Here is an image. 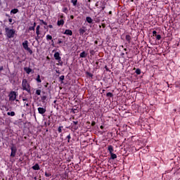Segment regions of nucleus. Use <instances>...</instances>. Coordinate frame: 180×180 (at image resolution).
<instances>
[{"mask_svg": "<svg viewBox=\"0 0 180 180\" xmlns=\"http://www.w3.org/2000/svg\"><path fill=\"white\" fill-rule=\"evenodd\" d=\"M22 91H26L27 94H32V89L30 87V83L27 82V79H23L22 81Z\"/></svg>", "mask_w": 180, "mask_h": 180, "instance_id": "f257e3e1", "label": "nucleus"}, {"mask_svg": "<svg viewBox=\"0 0 180 180\" xmlns=\"http://www.w3.org/2000/svg\"><path fill=\"white\" fill-rule=\"evenodd\" d=\"M5 36L7 37V39H13V37H15V34L16 33V31L15 30L6 27L5 28Z\"/></svg>", "mask_w": 180, "mask_h": 180, "instance_id": "f03ea898", "label": "nucleus"}, {"mask_svg": "<svg viewBox=\"0 0 180 180\" xmlns=\"http://www.w3.org/2000/svg\"><path fill=\"white\" fill-rule=\"evenodd\" d=\"M22 46L24 50H26L30 54H33V51L29 48V41L25 40L22 42Z\"/></svg>", "mask_w": 180, "mask_h": 180, "instance_id": "7ed1b4c3", "label": "nucleus"}, {"mask_svg": "<svg viewBox=\"0 0 180 180\" xmlns=\"http://www.w3.org/2000/svg\"><path fill=\"white\" fill-rule=\"evenodd\" d=\"M16 96H18V95L16 94L15 91H11L8 94L9 101L11 102H13V101H16Z\"/></svg>", "mask_w": 180, "mask_h": 180, "instance_id": "20e7f679", "label": "nucleus"}, {"mask_svg": "<svg viewBox=\"0 0 180 180\" xmlns=\"http://www.w3.org/2000/svg\"><path fill=\"white\" fill-rule=\"evenodd\" d=\"M53 57L56 61H58L60 65H63V61L61 60V56H60V52H56Z\"/></svg>", "mask_w": 180, "mask_h": 180, "instance_id": "39448f33", "label": "nucleus"}, {"mask_svg": "<svg viewBox=\"0 0 180 180\" xmlns=\"http://www.w3.org/2000/svg\"><path fill=\"white\" fill-rule=\"evenodd\" d=\"M11 157L13 158L16 155V152L18 151V148H16V146H13L11 147Z\"/></svg>", "mask_w": 180, "mask_h": 180, "instance_id": "423d86ee", "label": "nucleus"}, {"mask_svg": "<svg viewBox=\"0 0 180 180\" xmlns=\"http://www.w3.org/2000/svg\"><path fill=\"white\" fill-rule=\"evenodd\" d=\"M86 32V27L83 26L79 29V33L80 36H84Z\"/></svg>", "mask_w": 180, "mask_h": 180, "instance_id": "0eeeda50", "label": "nucleus"}, {"mask_svg": "<svg viewBox=\"0 0 180 180\" xmlns=\"http://www.w3.org/2000/svg\"><path fill=\"white\" fill-rule=\"evenodd\" d=\"M46 112V108H38V112L39 115H44V112Z\"/></svg>", "mask_w": 180, "mask_h": 180, "instance_id": "6e6552de", "label": "nucleus"}, {"mask_svg": "<svg viewBox=\"0 0 180 180\" xmlns=\"http://www.w3.org/2000/svg\"><path fill=\"white\" fill-rule=\"evenodd\" d=\"M63 34H66L67 36H72V30H65L63 32Z\"/></svg>", "mask_w": 180, "mask_h": 180, "instance_id": "1a4fd4ad", "label": "nucleus"}, {"mask_svg": "<svg viewBox=\"0 0 180 180\" xmlns=\"http://www.w3.org/2000/svg\"><path fill=\"white\" fill-rule=\"evenodd\" d=\"M32 169H34V171H39V169H40V166L39 165V163L35 164L34 166H32Z\"/></svg>", "mask_w": 180, "mask_h": 180, "instance_id": "9d476101", "label": "nucleus"}, {"mask_svg": "<svg viewBox=\"0 0 180 180\" xmlns=\"http://www.w3.org/2000/svg\"><path fill=\"white\" fill-rule=\"evenodd\" d=\"M64 20L61 19V20H58L57 22V25L58 26H64Z\"/></svg>", "mask_w": 180, "mask_h": 180, "instance_id": "9b49d317", "label": "nucleus"}, {"mask_svg": "<svg viewBox=\"0 0 180 180\" xmlns=\"http://www.w3.org/2000/svg\"><path fill=\"white\" fill-rule=\"evenodd\" d=\"M108 151H109L110 154L113 153V151H115V150L113 149V146L111 145L108 146Z\"/></svg>", "mask_w": 180, "mask_h": 180, "instance_id": "f8f14e48", "label": "nucleus"}, {"mask_svg": "<svg viewBox=\"0 0 180 180\" xmlns=\"http://www.w3.org/2000/svg\"><path fill=\"white\" fill-rule=\"evenodd\" d=\"M24 71H25V72L29 75L30 72H32V68L25 67L24 68Z\"/></svg>", "mask_w": 180, "mask_h": 180, "instance_id": "ddd939ff", "label": "nucleus"}, {"mask_svg": "<svg viewBox=\"0 0 180 180\" xmlns=\"http://www.w3.org/2000/svg\"><path fill=\"white\" fill-rule=\"evenodd\" d=\"M86 56H87V54H86V53H85V51H82L79 54L80 58H85V57H86Z\"/></svg>", "mask_w": 180, "mask_h": 180, "instance_id": "4468645a", "label": "nucleus"}, {"mask_svg": "<svg viewBox=\"0 0 180 180\" xmlns=\"http://www.w3.org/2000/svg\"><path fill=\"white\" fill-rule=\"evenodd\" d=\"M86 22H87V23H92L94 22V20H92V18L91 17H86Z\"/></svg>", "mask_w": 180, "mask_h": 180, "instance_id": "2eb2a0df", "label": "nucleus"}, {"mask_svg": "<svg viewBox=\"0 0 180 180\" xmlns=\"http://www.w3.org/2000/svg\"><path fill=\"white\" fill-rule=\"evenodd\" d=\"M110 160H116L117 158V155L115 153H110Z\"/></svg>", "mask_w": 180, "mask_h": 180, "instance_id": "dca6fc26", "label": "nucleus"}, {"mask_svg": "<svg viewBox=\"0 0 180 180\" xmlns=\"http://www.w3.org/2000/svg\"><path fill=\"white\" fill-rule=\"evenodd\" d=\"M18 12H19V9L18 8H14L11 11V13H13V15H15Z\"/></svg>", "mask_w": 180, "mask_h": 180, "instance_id": "f3484780", "label": "nucleus"}, {"mask_svg": "<svg viewBox=\"0 0 180 180\" xmlns=\"http://www.w3.org/2000/svg\"><path fill=\"white\" fill-rule=\"evenodd\" d=\"M46 39L47 41H50V40H53V37L50 34H47L46 37Z\"/></svg>", "mask_w": 180, "mask_h": 180, "instance_id": "a211bd4d", "label": "nucleus"}, {"mask_svg": "<svg viewBox=\"0 0 180 180\" xmlns=\"http://www.w3.org/2000/svg\"><path fill=\"white\" fill-rule=\"evenodd\" d=\"M125 39H126L127 41H128V43H130V41L131 40V37L130 35H126Z\"/></svg>", "mask_w": 180, "mask_h": 180, "instance_id": "6ab92c4d", "label": "nucleus"}, {"mask_svg": "<svg viewBox=\"0 0 180 180\" xmlns=\"http://www.w3.org/2000/svg\"><path fill=\"white\" fill-rule=\"evenodd\" d=\"M36 81L37 82H38L39 84H40L41 82V79H40V75H38L37 78H36Z\"/></svg>", "mask_w": 180, "mask_h": 180, "instance_id": "aec40b11", "label": "nucleus"}, {"mask_svg": "<svg viewBox=\"0 0 180 180\" xmlns=\"http://www.w3.org/2000/svg\"><path fill=\"white\" fill-rule=\"evenodd\" d=\"M106 96L108 98H113V94H112L111 92H108L106 94Z\"/></svg>", "mask_w": 180, "mask_h": 180, "instance_id": "412c9836", "label": "nucleus"}, {"mask_svg": "<svg viewBox=\"0 0 180 180\" xmlns=\"http://www.w3.org/2000/svg\"><path fill=\"white\" fill-rule=\"evenodd\" d=\"M7 115L8 116H15V112L11 111V112H8Z\"/></svg>", "mask_w": 180, "mask_h": 180, "instance_id": "4be33fe9", "label": "nucleus"}, {"mask_svg": "<svg viewBox=\"0 0 180 180\" xmlns=\"http://www.w3.org/2000/svg\"><path fill=\"white\" fill-rule=\"evenodd\" d=\"M65 78V76L61 75V76L59 77V82H63V81H64Z\"/></svg>", "mask_w": 180, "mask_h": 180, "instance_id": "5701e85b", "label": "nucleus"}, {"mask_svg": "<svg viewBox=\"0 0 180 180\" xmlns=\"http://www.w3.org/2000/svg\"><path fill=\"white\" fill-rule=\"evenodd\" d=\"M71 2L73 4V6H77V3L78 2V0H72Z\"/></svg>", "mask_w": 180, "mask_h": 180, "instance_id": "b1692460", "label": "nucleus"}, {"mask_svg": "<svg viewBox=\"0 0 180 180\" xmlns=\"http://www.w3.org/2000/svg\"><path fill=\"white\" fill-rule=\"evenodd\" d=\"M135 72L137 75H140V74H141V70L138 68L136 70Z\"/></svg>", "mask_w": 180, "mask_h": 180, "instance_id": "393cba45", "label": "nucleus"}, {"mask_svg": "<svg viewBox=\"0 0 180 180\" xmlns=\"http://www.w3.org/2000/svg\"><path fill=\"white\" fill-rule=\"evenodd\" d=\"M41 101L44 103L46 99H47V96H43L42 97H41Z\"/></svg>", "mask_w": 180, "mask_h": 180, "instance_id": "a878e982", "label": "nucleus"}, {"mask_svg": "<svg viewBox=\"0 0 180 180\" xmlns=\"http://www.w3.org/2000/svg\"><path fill=\"white\" fill-rule=\"evenodd\" d=\"M36 95L40 96L41 94V90L37 89L35 92Z\"/></svg>", "mask_w": 180, "mask_h": 180, "instance_id": "bb28decb", "label": "nucleus"}, {"mask_svg": "<svg viewBox=\"0 0 180 180\" xmlns=\"http://www.w3.org/2000/svg\"><path fill=\"white\" fill-rule=\"evenodd\" d=\"M66 139H68V143H70V141L71 140V134H69L67 136Z\"/></svg>", "mask_w": 180, "mask_h": 180, "instance_id": "cd10ccee", "label": "nucleus"}, {"mask_svg": "<svg viewBox=\"0 0 180 180\" xmlns=\"http://www.w3.org/2000/svg\"><path fill=\"white\" fill-rule=\"evenodd\" d=\"M63 126H60L59 127H58V133H62V131H63Z\"/></svg>", "mask_w": 180, "mask_h": 180, "instance_id": "c85d7f7f", "label": "nucleus"}, {"mask_svg": "<svg viewBox=\"0 0 180 180\" xmlns=\"http://www.w3.org/2000/svg\"><path fill=\"white\" fill-rule=\"evenodd\" d=\"M89 53L91 56H95V51L94 49L90 50Z\"/></svg>", "mask_w": 180, "mask_h": 180, "instance_id": "c756f323", "label": "nucleus"}, {"mask_svg": "<svg viewBox=\"0 0 180 180\" xmlns=\"http://www.w3.org/2000/svg\"><path fill=\"white\" fill-rule=\"evenodd\" d=\"M39 22H41V23H42V25H44L45 26H47V22H46V21H44L43 20H39Z\"/></svg>", "mask_w": 180, "mask_h": 180, "instance_id": "7c9ffc66", "label": "nucleus"}, {"mask_svg": "<svg viewBox=\"0 0 180 180\" xmlns=\"http://www.w3.org/2000/svg\"><path fill=\"white\" fill-rule=\"evenodd\" d=\"M68 11V8H67V7H65L63 8V12H64V13H67Z\"/></svg>", "mask_w": 180, "mask_h": 180, "instance_id": "2f4dec72", "label": "nucleus"}, {"mask_svg": "<svg viewBox=\"0 0 180 180\" xmlns=\"http://www.w3.org/2000/svg\"><path fill=\"white\" fill-rule=\"evenodd\" d=\"M34 29H35V27H29V28H28V30H29V32H30V31H32V30H34Z\"/></svg>", "mask_w": 180, "mask_h": 180, "instance_id": "473e14b6", "label": "nucleus"}, {"mask_svg": "<svg viewBox=\"0 0 180 180\" xmlns=\"http://www.w3.org/2000/svg\"><path fill=\"white\" fill-rule=\"evenodd\" d=\"M35 40L36 41H39V40H40V35H37V37H35Z\"/></svg>", "mask_w": 180, "mask_h": 180, "instance_id": "72a5a7b5", "label": "nucleus"}, {"mask_svg": "<svg viewBox=\"0 0 180 180\" xmlns=\"http://www.w3.org/2000/svg\"><path fill=\"white\" fill-rule=\"evenodd\" d=\"M156 39L157 40H161V35L160 34L156 35Z\"/></svg>", "mask_w": 180, "mask_h": 180, "instance_id": "f704fd0d", "label": "nucleus"}, {"mask_svg": "<svg viewBox=\"0 0 180 180\" xmlns=\"http://www.w3.org/2000/svg\"><path fill=\"white\" fill-rule=\"evenodd\" d=\"M86 74H87V75H88L89 77H90L91 78H92V77H94V75H93L92 73H91V72H87Z\"/></svg>", "mask_w": 180, "mask_h": 180, "instance_id": "c9c22d12", "label": "nucleus"}, {"mask_svg": "<svg viewBox=\"0 0 180 180\" xmlns=\"http://www.w3.org/2000/svg\"><path fill=\"white\" fill-rule=\"evenodd\" d=\"M37 36H40V30H36Z\"/></svg>", "mask_w": 180, "mask_h": 180, "instance_id": "e433bc0d", "label": "nucleus"}, {"mask_svg": "<svg viewBox=\"0 0 180 180\" xmlns=\"http://www.w3.org/2000/svg\"><path fill=\"white\" fill-rule=\"evenodd\" d=\"M63 43V41L61 40V39H58V44H61Z\"/></svg>", "mask_w": 180, "mask_h": 180, "instance_id": "4c0bfd02", "label": "nucleus"}, {"mask_svg": "<svg viewBox=\"0 0 180 180\" xmlns=\"http://www.w3.org/2000/svg\"><path fill=\"white\" fill-rule=\"evenodd\" d=\"M45 176H46V177L51 176V174L46 172L45 173Z\"/></svg>", "mask_w": 180, "mask_h": 180, "instance_id": "58836bf2", "label": "nucleus"}, {"mask_svg": "<svg viewBox=\"0 0 180 180\" xmlns=\"http://www.w3.org/2000/svg\"><path fill=\"white\" fill-rule=\"evenodd\" d=\"M51 46H52L53 47H55V46H56V45L54 44V40H53V39L51 40Z\"/></svg>", "mask_w": 180, "mask_h": 180, "instance_id": "ea45409f", "label": "nucleus"}, {"mask_svg": "<svg viewBox=\"0 0 180 180\" xmlns=\"http://www.w3.org/2000/svg\"><path fill=\"white\" fill-rule=\"evenodd\" d=\"M72 123L75 126H77V124H78V121H72Z\"/></svg>", "mask_w": 180, "mask_h": 180, "instance_id": "a19ab883", "label": "nucleus"}, {"mask_svg": "<svg viewBox=\"0 0 180 180\" xmlns=\"http://www.w3.org/2000/svg\"><path fill=\"white\" fill-rule=\"evenodd\" d=\"M153 36H157V31L154 30L153 31Z\"/></svg>", "mask_w": 180, "mask_h": 180, "instance_id": "79ce46f5", "label": "nucleus"}, {"mask_svg": "<svg viewBox=\"0 0 180 180\" xmlns=\"http://www.w3.org/2000/svg\"><path fill=\"white\" fill-rule=\"evenodd\" d=\"M36 30H40V25H37V26Z\"/></svg>", "mask_w": 180, "mask_h": 180, "instance_id": "37998d69", "label": "nucleus"}, {"mask_svg": "<svg viewBox=\"0 0 180 180\" xmlns=\"http://www.w3.org/2000/svg\"><path fill=\"white\" fill-rule=\"evenodd\" d=\"M101 8V11H104L105 10V6H102Z\"/></svg>", "mask_w": 180, "mask_h": 180, "instance_id": "c03bdc74", "label": "nucleus"}, {"mask_svg": "<svg viewBox=\"0 0 180 180\" xmlns=\"http://www.w3.org/2000/svg\"><path fill=\"white\" fill-rule=\"evenodd\" d=\"M48 27H49L50 29H53V25H49Z\"/></svg>", "mask_w": 180, "mask_h": 180, "instance_id": "a18cd8bd", "label": "nucleus"}, {"mask_svg": "<svg viewBox=\"0 0 180 180\" xmlns=\"http://www.w3.org/2000/svg\"><path fill=\"white\" fill-rule=\"evenodd\" d=\"M22 101H27L28 100H27V98H22Z\"/></svg>", "mask_w": 180, "mask_h": 180, "instance_id": "49530a36", "label": "nucleus"}, {"mask_svg": "<svg viewBox=\"0 0 180 180\" xmlns=\"http://www.w3.org/2000/svg\"><path fill=\"white\" fill-rule=\"evenodd\" d=\"M4 70V66H1L0 67V72H1V71H2Z\"/></svg>", "mask_w": 180, "mask_h": 180, "instance_id": "de8ad7c7", "label": "nucleus"}, {"mask_svg": "<svg viewBox=\"0 0 180 180\" xmlns=\"http://www.w3.org/2000/svg\"><path fill=\"white\" fill-rule=\"evenodd\" d=\"M12 20H13L12 18H9V19H8V22H9L10 23H12Z\"/></svg>", "mask_w": 180, "mask_h": 180, "instance_id": "09e8293b", "label": "nucleus"}, {"mask_svg": "<svg viewBox=\"0 0 180 180\" xmlns=\"http://www.w3.org/2000/svg\"><path fill=\"white\" fill-rule=\"evenodd\" d=\"M72 127H74L75 130H77V129H78V127H75V125H72Z\"/></svg>", "mask_w": 180, "mask_h": 180, "instance_id": "8fccbe9b", "label": "nucleus"}, {"mask_svg": "<svg viewBox=\"0 0 180 180\" xmlns=\"http://www.w3.org/2000/svg\"><path fill=\"white\" fill-rule=\"evenodd\" d=\"M120 56H121V57H123L124 56V53H121Z\"/></svg>", "mask_w": 180, "mask_h": 180, "instance_id": "3c124183", "label": "nucleus"}, {"mask_svg": "<svg viewBox=\"0 0 180 180\" xmlns=\"http://www.w3.org/2000/svg\"><path fill=\"white\" fill-rule=\"evenodd\" d=\"M105 68L106 71H109V68H108V66H105Z\"/></svg>", "mask_w": 180, "mask_h": 180, "instance_id": "603ef678", "label": "nucleus"}, {"mask_svg": "<svg viewBox=\"0 0 180 180\" xmlns=\"http://www.w3.org/2000/svg\"><path fill=\"white\" fill-rule=\"evenodd\" d=\"M32 26L34 27H36V22H35L33 23V25H32Z\"/></svg>", "mask_w": 180, "mask_h": 180, "instance_id": "864d4df0", "label": "nucleus"}, {"mask_svg": "<svg viewBox=\"0 0 180 180\" xmlns=\"http://www.w3.org/2000/svg\"><path fill=\"white\" fill-rule=\"evenodd\" d=\"M95 124H96L95 122H93L91 123V125H93V126H95Z\"/></svg>", "mask_w": 180, "mask_h": 180, "instance_id": "5fc2aeb1", "label": "nucleus"}, {"mask_svg": "<svg viewBox=\"0 0 180 180\" xmlns=\"http://www.w3.org/2000/svg\"><path fill=\"white\" fill-rule=\"evenodd\" d=\"M25 105L26 106H29V103H25Z\"/></svg>", "mask_w": 180, "mask_h": 180, "instance_id": "6e6d98bb", "label": "nucleus"}, {"mask_svg": "<svg viewBox=\"0 0 180 180\" xmlns=\"http://www.w3.org/2000/svg\"><path fill=\"white\" fill-rule=\"evenodd\" d=\"M71 19H74V15L70 16Z\"/></svg>", "mask_w": 180, "mask_h": 180, "instance_id": "4d7b16f0", "label": "nucleus"}, {"mask_svg": "<svg viewBox=\"0 0 180 180\" xmlns=\"http://www.w3.org/2000/svg\"><path fill=\"white\" fill-rule=\"evenodd\" d=\"M15 101H16V102H19V100H18V99H16V98H15Z\"/></svg>", "mask_w": 180, "mask_h": 180, "instance_id": "13d9d810", "label": "nucleus"}, {"mask_svg": "<svg viewBox=\"0 0 180 180\" xmlns=\"http://www.w3.org/2000/svg\"><path fill=\"white\" fill-rule=\"evenodd\" d=\"M124 51H127V49H124Z\"/></svg>", "mask_w": 180, "mask_h": 180, "instance_id": "bf43d9fd", "label": "nucleus"}, {"mask_svg": "<svg viewBox=\"0 0 180 180\" xmlns=\"http://www.w3.org/2000/svg\"><path fill=\"white\" fill-rule=\"evenodd\" d=\"M56 102H57V101L55 100V101H53V103H56Z\"/></svg>", "mask_w": 180, "mask_h": 180, "instance_id": "052dcab7", "label": "nucleus"}, {"mask_svg": "<svg viewBox=\"0 0 180 180\" xmlns=\"http://www.w3.org/2000/svg\"><path fill=\"white\" fill-rule=\"evenodd\" d=\"M101 129H103V126H101Z\"/></svg>", "mask_w": 180, "mask_h": 180, "instance_id": "680f3d73", "label": "nucleus"}, {"mask_svg": "<svg viewBox=\"0 0 180 180\" xmlns=\"http://www.w3.org/2000/svg\"><path fill=\"white\" fill-rule=\"evenodd\" d=\"M109 13H110V15H111V13H112V11H110V12H109Z\"/></svg>", "mask_w": 180, "mask_h": 180, "instance_id": "e2e57ef3", "label": "nucleus"}, {"mask_svg": "<svg viewBox=\"0 0 180 180\" xmlns=\"http://www.w3.org/2000/svg\"><path fill=\"white\" fill-rule=\"evenodd\" d=\"M44 29H47V27H44Z\"/></svg>", "mask_w": 180, "mask_h": 180, "instance_id": "0e129e2a", "label": "nucleus"}, {"mask_svg": "<svg viewBox=\"0 0 180 180\" xmlns=\"http://www.w3.org/2000/svg\"><path fill=\"white\" fill-rule=\"evenodd\" d=\"M48 124H49V126H50V123H49Z\"/></svg>", "mask_w": 180, "mask_h": 180, "instance_id": "69168bd1", "label": "nucleus"}, {"mask_svg": "<svg viewBox=\"0 0 180 180\" xmlns=\"http://www.w3.org/2000/svg\"><path fill=\"white\" fill-rule=\"evenodd\" d=\"M126 54H128V53H127V52H126Z\"/></svg>", "mask_w": 180, "mask_h": 180, "instance_id": "338daca9", "label": "nucleus"}, {"mask_svg": "<svg viewBox=\"0 0 180 180\" xmlns=\"http://www.w3.org/2000/svg\"><path fill=\"white\" fill-rule=\"evenodd\" d=\"M34 179H36V177H34Z\"/></svg>", "mask_w": 180, "mask_h": 180, "instance_id": "774afa93", "label": "nucleus"}]
</instances>
